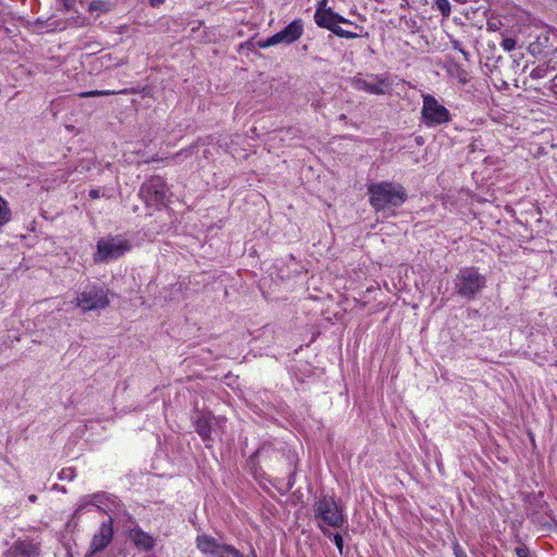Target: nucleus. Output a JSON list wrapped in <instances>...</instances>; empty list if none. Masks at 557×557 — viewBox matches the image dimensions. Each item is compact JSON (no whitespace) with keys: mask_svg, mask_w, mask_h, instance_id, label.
Instances as JSON below:
<instances>
[{"mask_svg":"<svg viewBox=\"0 0 557 557\" xmlns=\"http://www.w3.org/2000/svg\"><path fill=\"white\" fill-rule=\"evenodd\" d=\"M102 495L94 494L89 496L87 499H84L78 505L76 512L82 511L87 505H97L101 500Z\"/></svg>","mask_w":557,"mask_h":557,"instance_id":"f3484780","label":"nucleus"},{"mask_svg":"<svg viewBox=\"0 0 557 557\" xmlns=\"http://www.w3.org/2000/svg\"><path fill=\"white\" fill-rule=\"evenodd\" d=\"M128 537L135 547L141 550H151L156 545V539L145 532L138 525L128 531Z\"/></svg>","mask_w":557,"mask_h":557,"instance_id":"ddd939ff","label":"nucleus"},{"mask_svg":"<svg viewBox=\"0 0 557 557\" xmlns=\"http://www.w3.org/2000/svg\"><path fill=\"white\" fill-rule=\"evenodd\" d=\"M212 421L210 413H201L195 421L196 431L205 442L211 440Z\"/></svg>","mask_w":557,"mask_h":557,"instance_id":"4468645a","label":"nucleus"},{"mask_svg":"<svg viewBox=\"0 0 557 557\" xmlns=\"http://www.w3.org/2000/svg\"><path fill=\"white\" fill-rule=\"evenodd\" d=\"M16 550L26 557H36L38 555L37 547L27 542H18L15 546Z\"/></svg>","mask_w":557,"mask_h":557,"instance_id":"2eb2a0df","label":"nucleus"},{"mask_svg":"<svg viewBox=\"0 0 557 557\" xmlns=\"http://www.w3.org/2000/svg\"><path fill=\"white\" fill-rule=\"evenodd\" d=\"M168 195L165 182L160 176H154L145 182L139 190L140 198L149 207L160 208L164 206Z\"/></svg>","mask_w":557,"mask_h":557,"instance_id":"423d86ee","label":"nucleus"},{"mask_svg":"<svg viewBox=\"0 0 557 557\" xmlns=\"http://www.w3.org/2000/svg\"><path fill=\"white\" fill-rule=\"evenodd\" d=\"M89 197H90L91 199H97V198H99V197H100V191H99V189H91V190L89 191Z\"/></svg>","mask_w":557,"mask_h":557,"instance_id":"a878e982","label":"nucleus"},{"mask_svg":"<svg viewBox=\"0 0 557 557\" xmlns=\"http://www.w3.org/2000/svg\"><path fill=\"white\" fill-rule=\"evenodd\" d=\"M196 543L197 548L209 557H244L234 546L220 543L206 534L197 536Z\"/></svg>","mask_w":557,"mask_h":557,"instance_id":"6e6552de","label":"nucleus"},{"mask_svg":"<svg viewBox=\"0 0 557 557\" xmlns=\"http://www.w3.org/2000/svg\"><path fill=\"white\" fill-rule=\"evenodd\" d=\"M304 34V23L300 18L290 22L284 29L274 34L265 40L259 41L260 48H269L278 44L290 45L298 40Z\"/></svg>","mask_w":557,"mask_h":557,"instance_id":"1a4fd4ad","label":"nucleus"},{"mask_svg":"<svg viewBox=\"0 0 557 557\" xmlns=\"http://www.w3.org/2000/svg\"><path fill=\"white\" fill-rule=\"evenodd\" d=\"M132 245L128 239L121 235L109 236L97 243L96 262H108L114 260L129 251Z\"/></svg>","mask_w":557,"mask_h":557,"instance_id":"20e7f679","label":"nucleus"},{"mask_svg":"<svg viewBox=\"0 0 557 557\" xmlns=\"http://www.w3.org/2000/svg\"><path fill=\"white\" fill-rule=\"evenodd\" d=\"M129 91L127 89H124V90H121L119 91L117 94H128ZM116 92L115 91H111V90H90V91H85V92H81L78 96L81 98H88V97H101V96H109V95H115Z\"/></svg>","mask_w":557,"mask_h":557,"instance_id":"dca6fc26","label":"nucleus"},{"mask_svg":"<svg viewBox=\"0 0 557 557\" xmlns=\"http://www.w3.org/2000/svg\"><path fill=\"white\" fill-rule=\"evenodd\" d=\"M368 193L370 195V203L376 211L392 207L397 208L407 199L404 187L391 182L370 184L368 186Z\"/></svg>","mask_w":557,"mask_h":557,"instance_id":"f257e3e1","label":"nucleus"},{"mask_svg":"<svg viewBox=\"0 0 557 557\" xmlns=\"http://www.w3.org/2000/svg\"><path fill=\"white\" fill-rule=\"evenodd\" d=\"M327 0H321L318 3L315 13H314V22L319 27L326 28L334 34V29L338 27V24H349L354 25L356 28L362 29L361 26L354 24L351 21L343 17L342 15L333 12L331 9H326Z\"/></svg>","mask_w":557,"mask_h":557,"instance_id":"9d476101","label":"nucleus"},{"mask_svg":"<svg viewBox=\"0 0 557 557\" xmlns=\"http://www.w3.org/2000/svg\"><path fill=\"white\" fill-rule=\"evenodd\" d=\"M113 539V520L110 518L108 521L102 522L98 532L95 533L90 546L89 553L95 554L103 550Z\"/></svg>","mask_w":557,"mask_h":557,"instance_id":"f8f14e48","label":"nucleus"},{"mask_svg":"<svg viewBox=\"0 0 557 557\" xmlns=\"http://www.w3.org/2000/svg\"><path fill=\"white\" fill-rule=\"evenodd\" d=\"M450 74L459 79L460 83L466 84L468 82V73L459 65H454V70Z\"/></svg>","mask_w":557,"mask_h":557,"instance_id":"aec40b11","label":"nucleus"},{"mask_svg":"<svg viewBox=\"0 0 557 557\" xmlns=\"http://www.w3.org/2000/svg\"><path fill=\"white\" fill-rule=\"evenodd\" d=\"M10 219V210L7 201L0 197V225L7 223Z\"/></svg>","mask_w":557,"mask_h":557,"instance_id":"a211bd4d","label":"nucleus"},{"mask_svg":"<svg viewBox=\"0 0 557 557\" xmlns=\"http://www.w3.org/2000/svg\"><path fill=\"white\" fill-rule=\"evenodd\" d=\"M454 553L456 557H467L465 550L460 547L458 543L454 544Z\"/></svg>","mask_w":557,"mask_h":557,"instance_id":"b1692460","label":"nucleus"},{"mask_svg":"<svg viewBox=\"0 0 557 557\" xmlns=\"http://www.w3.org/2000/svg\"><path fill=\"white\" fill-rule=\"evenodd\" d=\"M151 7H158L162 4L165 0H148Z\"/></svg>","mask_w":557,"mask_h":557,"instance_id":"bb28decb","label":"nucleus"},{"mask_svg":"<svg viewBox=\"0 0 557 557\" xmlns=\"http://www.w3.org/2000/svg\"><path fill=\"white\" fill-rule=\"evenodd\" d=\"M485 276L478 269L468 267L456 275L455 290L459 296L471 299L485 287Z\"/></svg>","mask_w":557,"mask_h":557,"instance_id":"7ed1b4c3","label":"nucleus"},{"mask_svg":"<svg viewBox=\"0 0 557 557\" xmlns=\"http://www.w3.org/2000/svg\"><path fill=\"white\" fill-rule=\"evenodd\" d=\"M516 554L518 557H528V548L527 547H517Z\"/></svg>","mask_w":557,"mask_h":557,"instance_id":"393cba45","label":"nucleus"},{"mask_svg":"<svg viewBox=\"0 0 557 557\" xmlns=\"http://www.w3.org/2000/svg\"><path fill=\"white\" fill-rule=\"evenodd\" d=\"M454 48L458 49L465 55L466 59L468 58V52H466L462 48H460L458 42H455Z\"/></svg>","mask_w":557,"mask_h":557,"instance_id":"cd10ccee","label":"nucleus"},{"mask_svg":"<svg viewBox=\"0 0 557 557\" xmlns=\"http://www.w3.org/2000/svg\"><path fill=\"white\" fill-rule=\"evenodd\" d=\"M437 10L444 15L449 16L450 14V3L448 0H433Z\"/></svg>","mask_w":557,"mask_h":557,"instance_id":"6ab92c4d","label":"nucleus"},{"mask_svg":"<svg viewBox=\"0 0 557 557\" xmlns=\"http://www.w3.org/2000/svg\"><path fill=\"white\" fill-rule=\"evenodd\" d=\"M517 41L513 38L503 39L500 46L506 51H512L516 48Z\"/></svg>","mask_w":557,"mask_h":557,"instance_id":"4be33fe9","label":"nucleus"},{"mask_svg":"<svg viewBox=\"0 0 557 557\" xmlns=\"http://www.w3.org/2000/svg\"><path fill=\"white\" fill-rule=\"evenodd\" d=\"M334 34L341 38H346V39H354V38L359 37L358 34L349 32V30H345L341 26H338L336 29H334Z\"/></svg>","mask_w":557,"mask_h":557,"instance_id":"412c9836","label":"nucleus"},{"mask_svg":"<svg viewBox=\"0 0 557 557\" xmlns=\"http://www.w3.org/2000/svg\"><path fill=\"white\" fill-rule=\"evenodd\" d=\"M109 304L108 290L96 285L86 286L75 298L76 307L84 312L104 309Z\"/></svg>","mask_w":557,"mask_h":557,"instance_id":"39448f33","label":"nucleus"},{"mask_svg":"<svg viewBox=\"0 0 557 557\" xmlns=\"http://www.w3.org/2000/svg\"><path fill=\"white\" fill-rule=\"evenodd\" d=\"M374 82H368L361 76L350 78L351 86L357 90H362L372 95H384L389 89V82L387 78L380 75H371Z\"/></svg>","mask_w":557,"mask_h":557,"instance_id":"9b49d317","label":"nucleus"},{"mask_svg":"<svg viewBox=\"0 0 557 557\" xmlns=\"http://www.w3.org/2000/svg\"><path fill=\"white\" fill-rule=\"evenodd\" d=\"M421 115L428 126H435L450 121L449 111L431 95L423 96Z\"/></svg>","mask_w":557,"mask_h":557,"instance_id":"0eeeda50","label":"nucleus"},{"mask_svg":"<svg viewBox=\"0 0 557 557\" xmlns=\"http://www.w3.org/2000/svg\"><path fill=\"white\" fill-rule=\"evenodd\" d=\"M314 518L318 528L327 535V528H341L345 522L342 508L337 505L333 497L323 496L315 503Z\"/></svg>","mask_w":557,"mask_h":557,"instance_id":"f03ea898","label":"nucleus"},{"mask_svg":"<svg viewBox=\"0 0 557 557\" xmlns=\"http://www.w3.org/2000/svg\"><path fill=\"white\" fill-rule=\"evenodd\" d=\"M333 541H334V544L336 545L337 549L339 550V553L342 554L343 552V546H344V541H343V537L341 534L336 533L334 534L333 536Z\"/></svg>","mask_w":557,"mask_h":557,"instance_id":"5701e85b","label":"nucleus"}]
</instances>
